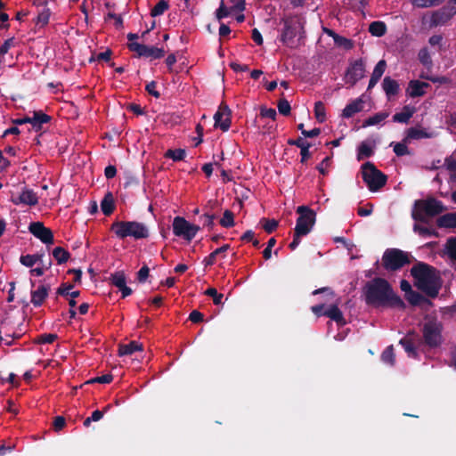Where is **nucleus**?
Masks as SVG:
<instances>
[{
  "mask_svg": "<svg viewBox=\"0 0 456 456\" xmlns=\"http://www.w3.org/2000/svg\"><path fill=\"white\" fill-rule=\"evenodd\" d=\"M362 292L364 301L368 305L374 307L389 306L400 310L406 308L403 300L394 292L390 283L384 278L375 277L367 281Z\"/></svg>",
  "mask_w": 456,
  "mask_h": 456,
  "instance_id": "f257e3e1",
  "label": "nucleus"
},
{
  "mask_svg": "<svg viewBox=\"0 0 456 456\" xmlns=\"http://www.w3.org/2000/svg\"><path fill=\"white\" fill-rule=\"evenodd\" d=\"M411 275L414 279V286L426 296L436 298L442 287L440 272L434 266L417 262L411 269Z\"/></svg>",
  "mask_w": 456,
  "mask_h": 456,
  "instance_id": "f03ea898",
  "label": "nucleus"
},
{
  "mask_svg": "<svg viewBox=\"0 0 456 456\" xmlns=\"http://www.w3.org/2000/svg\"><path fill=\"white\" fill-rule=\"evenodd\" d=\"M445 210L442 201L434 197L426 200H418L414 202L411 217L414 221L422 224L428 223V217H434Z\"/></svg>",
  "mask_w": 456,
  "mask_h": 456,
  "instance_id": "7ed1b4c3",
  "label": "nucleus"
},
{
  "mask_svg": "<svg viewBox=\"0 0 456 456\" xmlns=\"http://www.w3.org/2000/svg\"><path fill=\"white\" fill-rule=\"evenodd\" d=\"M281 21L283 22V28L281 34V41L290 48L297 46L296 37L298 36L297 41L304 37V20L299 16H288L284 17Z\"/></svg>",
  "mask_w": 456,
  "mask_h": 456,
  "instance_id": "20e7f679",
  "label": "nucleus"
},
{
  "mask_svg": "<svg viewBox=\"0 0 456 456\" xmlns=\"http://www.w3.org/2000/svg\"><path fill=\"white\" fill-rule=\"evenodd\" d=\"M110 230L121 240L126 237L141 240L150 235L147 226L136 221H116L112 223Z\"/></svg>",
  "mask_w": 456,
  "mask_h": 456,
  "instance_id": "39448f33",
  "label": "nucleus"
},
{
  "mask_svg": "<svg viewBox=\"0 0 456 456\" xmlns=\"http://www.w3.org/2000/svg\"><path fill=\"white\" fill-rule=\"evenodd\" d=\"M443 323L436 318H429L426 320L422 327L424 344L430 348L440 346L443 343Z\"/></svg>",
  "mask_w": 456,
  "mask_h": 456,
  "instance_id": "423d86ee",
  "label": "nucleus"
},
{
  "mask_svg": "<svg viewBox=\"0 0 456 456\" xmlns=\"http://www.w3.org/2000/svg\"><path fill=\"white\" fill-rule=\"evenodd\" d=\"M362 176L370 191H379L386 185L387 181V176L370 161L365 162L362 166Z\"/></svg>",
  "mask_w": 456,
  "mask_h": 456,
  "instance_id": "0eeeda50",
  "label": "nucleus"
},
{
  "mask_svg": "<svg viewBox=\"0 0 456 456\" xmlns=\"http://www.w3.org/2000/svg\"><path fill=\"white\" fill-rule=\"evenodd\" d=\"M410 264L408 254L398 248H387L382 256V265L387 271H397Z\"/></svg>",
  "mask_w": 456,
  "mask_h": 456,
  "instance_id": "6e6552de",
  "label": "nucleus"
},
{
  "mask_svg": "<svg viewBox=\"0 0 456 456\" xmlns=\"http://www.w3.org/2000/svg\"><path fill=\"white\" fill-rule=\"evenodd\" d=\"M297 213L299 216L297 219L294 230L297 231V234H308L315 224L316 213L305 205L297 207Z\"/></svg>",
  "mask_w": 456,
  "mask_h": 456,
  "instance_id": "1a4fd4ad",
  "label": "nucleus"
},
{
  "mask_svg": "<svg viewBox=\"0 0 456 456\" xmlns=\"http://www.w3.org/2000/svg\"><path fill=\"white\" fill-rule=\"evenodd\" d=\"M173 232L177 237L191 241L200 230V226L190 224L184 217L175 216L172 224Z\"/></svg>",
  "mask_w": 456,
  "mask_h": 456,
  "instance_id": "9d476101",
  "label": "nucleus"
},
{
  "mask_svg": "<svg viewBox=\"0 0 456 456\" xmlns=\"http://www.w3.org/2000/svg\"><path fill=\"white\" fill-rule=\"evenodd\" d=\"M456 14V7L450 3L431 12L429 28L446 24Z\"/></svg>",
  "mask_w": 456,
  "mask_h": 456,
  "instance_id": "9b49d317",
  "label": "nucleus"
},
{
  "mask_svg": "<svg viewBox=\"0 0 456 456\" xmlns=\"http://www.w3.org/2000/svg\"><path fill=\"white\" fill-rule=\"evenodd\" d=\"M127 48L131 52L136 53L138 57L151 58L154 60L160 59L165 55V50L156 46H148L143 44L137 42H132L127 44Z\"/></svg>",
  "mask_w": 456,
  "mask_h": 456,
  "instance_id": "f8f14e48",
  "label": "nucleus"
},
{
  "mask_svg": "<svg viewBox=\"0 0 456 456\" xmlns=\"http://www.w3.org/2000/svg\"><path fill=\"white\" fill-rule=\"evenodd\" d=\"M365 64L362 59L356 60L346 69L345 80L346 83L354 86L360 79L364 77Z\"/></svg>",
  "mask_w": 456,
  "mask_h": 456,
  "instance_id": "ddd939ff",
  "label": "nucleus"
},
{
  "mask_svg": "<svg viewBox=\"0 0 456 456\" xmlns=\"http://www.w3.org/2000/svg\"><path fill=\"white\" fill-rule=\"evenodd\" d=\"M231 110L225 103H221L217 111L214 115L215 126L220 127L224 132L229 130L231 126Z\"/></svg>",
  "mask_w": 456,
  "mask_h": 456,
  "instance_id": "4468645a",
  "label": "nucleus"
},
{
  "mask_svg": "<svg viewBox=\"0 0 456 456\" xmlns=\"http://www.w3.org/2000/svg\"><path fill=\"white\" fill-rule=\"evenodd\" d=\"M29 232L45 244L53 243V232L45 227L41 222H33L28 226Z\"/></svg>",
  "mask_w": 456,
  "mask_h": 456,
  "instance_id": "2eb2a0df",
  "label": "nucleus"
},
{
  "mask_svg": "<svg viewBox=\"0 0 456 456\" xmlns=\"http://www.w3.org/2000/svg\"><path fill=\"white\" fill-rule=\"evenodd\" d=\"M419 338L414 331H409L405 337L400 339L399 344L403 347L409 357L417 358L419 354L415 346V340Z\"/></svg>",
  "mask_w": 456,
  "mask_h": 456,
  "instance_id": "dca6fc26",
  "label": "nucleus"
},
{
  "mask_svg": "<svg viewBox=\"0 0 456 456\" xmlns=\"http://www.w3.org/2000/svg\"><path fill=\"white\" fill-rule=\"evenodd\" d=\"M11 200L14 205L24 204L28 206H35L38 202V198L33 190L25 189L20 193L19 196L12 197Z\"/></svg>",
  "mask_w": 456,
  "mask_h": 456,
  "instance_id": "f3484780",
  "label": "nucleus"
},
{
  "mask_svg": "<svg viewBox=\"0 0 456 456\" xmlns=\"http://www.w3.org/2000/svg\"><path fill=\"white\" fill-rule=\"evenodd\" d=\"M386 68H387V62L385 60H380L376 64V66L374 67V69L372 71V74L370 76V79L369 81L367 90H370L378 84V82L381 78L382 75L384 74Z\"/></svg>",
  "mask_w": 456,
  "mask_h": 456,
  "instance_id": "a211bd4d",
  "label": "nucleus"
},
{
  "mask_svg": "<svg viewBox=\"0 0 456 456\" xmlns=\"http://www.w3.org/2000/svg\"><path fill=\"white\" fill-rule=\"evenodd\" d=\"M429 87V84L419 80H411L407 89L408 94L412 97H419L425 94V88Z\"/></svg>",
  "mask_w": 456,
  "mask_h": 456,
  "instance_id": "6ab92c4d",
  "label": "nucleus"
},
{
  "mask_svg": "<svg viewBox=\"0 0 456 456\" xmlns=\"http://www.w3.org/2000/svg\"><path fill=\"white\" fill-rule=\"evenodd\" d=\"M363 100L359 97L348 103L342 112V117L345 118H352L354 114L361 112L363 109Z\"/></svg>",
  "mask_w": 456,
  "mask_h": 456,
  "instance_id": "aec40b11",
  "label": "nucleus"
},
{
  "mask_svg": "<svg viewBox=\"0 0 456 456\" xmlns=\"http://www.w3.org/2000/svg\"><path fill=\"white\" fill-rule=\"evenodd\" d=\"M323 316L329 317L338 326H344L346 323L341 310L337 305H331L327 310H325Z\"/></svg>",
  "mask_w": 456,
  "mask_h": 456,
  "instance_id": "412c9836",
  "label": "nucleus"
},
{
  "mask_svg": "<svg viewBox=\"0 0 456 456\" xmlns=\"http://www.w3.org/2000/svg\"><path fill=\"white\" fill-rule=\"evenodd\" d=\"M433 134L428 132L424 128L410 127L407 129V134L404 138V142H409L411 140H419L422 138H431Z\"/></svg>",
  "mask_w": 456,
  "mask_h": 456,
  "instance_id": "4be33fe9",
  "label": "nucleus"
},
{
  "mask_svg": "<svg viewBox=\"0 0 456 456\" xmlns=\"http://www.w3.org/2000/svg\"><path fill=\"white\" fill-rule=\"evenodd\" d=\"M382 88L388 99L399 93V84L390 77H385L382 82Z\"/></svg>",
  "mask_w": 456,
  "mask_h": 456,
  "instance_id": "5701e85b",
  "label": "nucleus"
},
{
  "mask_svg": "<svg viewBox=\"0 0 456 456\" xmlns=\"http://www.w3.org/2000/svg\"><path fill=\"white\" fill-rule=\"evenodd\" d=\"M49 288L40 285L37 289L31 291V303L35 306H40L48 295Z\"/></svg>",
  "mask_w": 456,
  "mask_h": 456,
  "instance_id": "b1692460",
  "label": "nucleus"
},
{
  "mask_svg": "<svg viewBox=\"0 0 456 456\" xmlns=\"http://www.w3.org/2000/svg\"><path fill=\"white\" fill-rule=\"evenodd\" d=\"M101 208L102 213L109 216L115 209V200L111 191H107L101 201Z\"/></svg>",
  "mask_w": 456,
  "mask_h": 456,
  "instance_id": "393cba45",
  "label": "nucleus"
},
{
  "mask_svg": "<svg viewBox=\"0 0 456 456\" xmlns=\"http://www.w3.org/2000/svg\"><path fill=\"white\" fill-rule=\"evenodd\" d=\"M142 351V344L137 341H130L128 344H121L118 346V355H131L134 352Z\"/></svg>",
  "mask_w": 456,
  "mask_h": 456,
  "instance_id": "a878e982",
  "label": "nucleus"
},
{
  "mask_svg": "<svg viewBox=\"0 0 456 456\" xmlns=\"http://www.w3.org/2000/svg\"><path fill=\"white\" fill-rule=\"evenodd\" d=\"M57 339V335L53 333H44L35 338V342L40 345V351L48 350V346L52 345Z\"/></svg>",
  "mask_w": 456,
  "mask_h": 456,
  "instance_id": "bb28decb",
  "label": "nucleus"
},
{
  "mask_svg": "<svg viewBox=\"0 0 456 456\" xmlns=\"http://www.w3.org/2000/svg\"><path fill=\"white\" fill-rule=\"evenodd\" d=\"M436 224L440 228H456V212L441 216L437 218Z\"/></svg>",
  "mask_w": 456,
  "mask_h": 456,
  "instance_id": "cd10ccee",
  "label": "nucleus"
},
{
  "mask_svg": "<svg viewBox=\"0 0 456 456\" xmlns=\"http://www.w3.org/2000/svg\"><path fill=\"white\" fill-rule=\"evenodd\" d=\"M414 109L409 106H404L401 112H397L393 116V121L397 123H408L410 118L413 116Z\"/></svg>",
  "mask_w": 456,
  "mask_h": 456,
  "instance_id": "c85d7f7f",
  "label": "nucleus"
},
{
  "mask_svg": "<svg viewBox=\"0 0 456 456\" xmlns=\"http://www.w3.org/2000/svg\"><path fill=\"white\" fill-rule=\"evenodd\" d=\"M369 32L374 37H380L386 34L387 25L383 21H372L369 25Z\"/></svg>",
  "mask_w": 456,
  "mask_h": 456,
  "instance_id": "c756f323",
  "label": "nucleus"
},
{
  "mask_svg": "<svg viewBox=\"0 0 456 456\" xmlns=\"http://www.w3.org/2000/svg\"><path fill=\"white\" fill-rule=\"evenodd\" d=\"M230 248L229 244H224L222 247L215 249L212 253H210L208 256H206L203 260V264L205 266H211L216 263V256L226 252Z\"/></svg>",
  "mask_w": 456,
  "mask_h": 456,
  "instance_id": "7c9ffc66",
  "label": "nucleus"
},
{
  "mask_svg": "<svg viewBox=\"0 0 456 456\" xmlns=\"http://www.w3.org/2000/svg\"><path fill=\"white\" fill-rule=\"evenodd\" d=\"M418 59L419 62L428 69L432 68L433 61L427 47H423L419 51Z\"/></svg>",
  "mask_w": 456,
  "mask_h": 456,
  "instance_id": "2f4dec72",
  "label": "nucleus"
},
{
  "mask_svg": "<svg viewBox=\"0 0 456 456\" xmlns=\"http://www.w3.org/2000/svg\"><path fill=\"white\" fill-rule=\"evenodd\" d=\"M407 142H404V139L400 142H391V146L394 148V152L397 157H403L405 155H410L411 151L407 147Z\"/></svg>",
  "mask_w": 456,
  "mask_h": 456,
  "instance_id": "473e14b6",
  "label": "nucleus"
},
{
  "mask_svg": "<svg viewBox=\"0 0 456 456\" xmlns=\"http://www.w3.org/2000/svg\"><path fill=\"white\" fill-rule=\"evenodd\" d=\"M406 299L412 305H419L422 303L428 301V299L422 294L413 289L411 290V292L408 295H406Z\"/></svg>",
  "mask_w": 456,
  "mask_h": 456,
  "instance_id": "72a5a7b5",
  "label": "nucleus"
},
{
  "mask_svg": "<svg viewBox=\"0 0 456 456\" xmlns=\"http://www.w3.org/2000/svg\"><path fill=\"white\" fill-rule=\"evenodd\" d=\"M110 283L119 289L126 284V277L123 272H116L110 277Z\"/></svg>",
  "mask_w": 456,
  "mask_h": 456,
  "instance_id": "f704fd0d",
  "label": "nucleus"
},
{
  "mask_svg": "<svg viewBox=\"0 0 456 456\" xmlns=\"http://www.w3.org/2000/svg\"><path fill=\"white\" fill-rule=\"evenodd\" d=\"M388 117L387 112H379L364 120L363 126H375L381 123Z\"/></svg>",
  "mask_w": 456,
  "mask_h": 456,
  "instance_id": "c9c22d12",
  "label": "nucleus"
},
{
  "mask_svg": "<svg viewBox=\"0 0 456 456\" xmlns=\"http://www.w3.org/2000/svg\"><path fill=\"white\" fill-rule=\"evenodd\" d=\"M16 45L15 37H10L6 39L0 46V63L4 62V55L9 52L12 47Z\"/></svg>",
  "mask_w": 456,
  "mask_h": 456,
  "instance_id": "e433bc0d",
  "label": "nucleus"
},
{
  "mask_svg": "<svg viewBox=\"0 0 456 456\" xmlns=\"http://www.w3.org/2000/svg\"><path fill=\"white\" fill-rule=\"evenodd\" d=\"M373 153L372 148L366 142H362L358 147L357 159L362 160L364 158H370Z\"/></svg>",
  "mask_w": 456,
  "mask_h": 456,
  "instance_id": "4c0bfd02",
  "label": "nucleus"
},
{
  "mask_svg": "<svg viewBox=\"0 0 456 456\" xmlns=\"http://www.w3.org/2000/svg\"><path fill=\"white\" fill-rule=\"evenodd\" d=\"M381 360L383 362L389 364L390 366H394L395 362V355L394 353L393 346H387L383 353L381 354Z\"/></svg>",
  "mask_w": 456,
  "mask_h": 456,
  "instance_id": "58836bf2",
  "label": "nucleus"
},
{
  "mask_svg": "<svg viewBox=\"0 0 456 456\" xmlns=\"http://www.w3.org/2000/svg\"><path fill=\"white\" fill-rule=\"evenodd\" d=\"M413 231L422 237H433L437 235V232L434 229L420 225L419 224H414Z\"/></svg>",
  "mask_w": 456,
  "mask_h": 456,
  "instance_id": "ea45409f",
  "label": "nucleus"
},
{
  "mask_svg": "<svg viewBox=\"0 0 456 456\" xmlns=\"http://www.w3.org/2000/svg\"><path fill=\"white\" fill-rule=\"evenodd\" d=\"M314 116L319 123L326 120V112L324 103L321 101L314 103Z\"/></svg>",
  "mask_w": 456,
  "mask_h": 456,
  "instance_id": "a19ab883",
  "label": "nucleus"
},
{
  "mask_svg": "<svg viewBox=\"0 0 456 456\" xmlns=\"http://www.w3.org/2000/svg\"><path fill=\"white\" fill-rule=\"evenodd\" d=\"M169 8L168 2L166 0H159L157 4L151 9V15L157 17L162 15Z\"/></svg>",
  "mask_w": 456,
  "mask_h": 456,
  "instance_id": "79ce46f5",
  "label": "nucleus"
},
{
  "mask_svg": "<svg viewBox=\"0 0 456 456\" xmlns=\"http://www.w3.org/2000/svg\"><path fill=\"white\" fill-rule=\"evenodd\" d=\"M186 156V151L183 149L167 150L165 157L173 159L174 161L183 160Z\"/></svg>",
  "mask_w": 456,
  "mask_h": 456,
  "instance_id": "37998d69",
  "label": "nucleus"
},
{
  "mask_svg": "<svg viewBox=\"0 0 456 456\" xmlns=\"http://www.w3.org/2000/svg\"><path fill=\"white\" fill-rule=\"evenodd\" d=\"M20 261L23 265L27 267H32L37 262H42V256L37 254L25 255L20 256Z\"/></svg>",
  "mask_w": 456,
  "mask_h": 456,
  "instance_id": "c03bdc74",
  "label": "nucleus"
},
{
  "mask_svg": "<svg viewBox=\"0 0 456 456\" xmlns=\"http://www.w3.org/2000/svg\"><path fill=\"white\" fill-rule=\"evenodd\" d=\"M219 223L224 228L232 227L234 225V214L232 211L226 209Z\"/></svg>",
  "mask_w": 456,
  "mask_h": 456,
  "instance_id": "a18cd8bd",
  "label": "nucleus"
},
{
  "mask_svg": "<svg viewBox=\"0 0 456 456\" xmlns=\"http://www.w3.org/2000/svg\"><path fill=\"white\" fill-rule=\"evenodd\" d=\"M334 43L336 45L342 47L345 50H351L354 45L353 40L339 35L335 37Z\"/></svg>",
  "mask_w": 456,
  "mask_h": 456,
  "instance_id": "49530a36",
  "label": "nucleus"
},
{
  "mask_svg": "<svg viewBox=\"0 0 456 456\" xmlns=\"http://www.w3.org/2000/svg\"><path fill=\"white\" fill-rule=\"evenodd\" d=\"M443 0H411L413 5L418 8H428L439 5Z\"/></svg>",
  "mask_w": 456,
  "mask_h": 456,
  "instance_id": "de8ad7c7",
  "label": "nucleus"
},
{
  "mask_svg": "<svg viewBox=\"0 0 456 456\" xmlns=\"http://www.w3.org/2000/svg\"><path fill=\"white\" fill-rule=\"evenodd\" d=\"M52 118L44 113L43 111H34L33 117H31V121H36L37 124H41L42 126L44 124L49 123L51 121Z\"/></svg>",
  "mask_w": 456,
  "mask_h": 456,
  "instance_id": "09e8293b",
  "label": "nucleus"
},
{
  "mask_svg": "<svg viewBox=\"0 0 456 456\" xmlns=\"http://www.w3.org/2000/svg\"><path fill=\"white\" fill-rule=\"evenodd\" d=\"M260 222L267 233H272L278 227V222L275 219L262 218Z\"/></svg>",
  "mask_w": 456,
  "mask_h": 456,
  "instance_id": "8fccbe9b",
  "label": "nucleus"
},
{
  "mask_svg": "<svg viewBox=\"0 0 456 456\" xmlns=\"http://www.w3.org/2000/svg\"><path fill=\"white\" fill-rule=\"evenodd\" d=\"M277 108L280 114L283 116H289L290 114L291 107L289 102L285 98H281L278 101Z\"/></svg>",
  "mask_w": 456,
  "mask_h": 456,
  "instance_id": "3c124183",
  "label": "nucleus"
},
{
  "mask_svg": "<svg viewBox=\"0 0 456 456\" xmlns=\"http://www.w3.org/2000/svg\"><path fill=\"white\" fill-rule=\"evenodd\" d=\"M205 295L211 297L213 298V302L215 305H218L222 304V299L224 297V295L221 293H218L215 288H208L205 291Z\"/></svg>",
  "mask_w": 456,
  "mask_h": 456,
  "instance_id": "603ef678",
  "label": "nucleus"
},
{
  "mask_svg": "<svg viewBox=\"0 0 456 456\" xmlns=\"http://www.w3.org/2000/svg\"><path fill=\"white\" fill-rule=\"evenodd\" d=\"M113 380V375L110 373L104 374L102 376H99L94 379H89L86 382V384H93V383H102V384H109Z\"/></svg>",
  "mask_w": 456,
  "mask_h": 456,
  "instance_id": "864d4df0",
  "label": "nucleus"
},
{
  "mask_svg": "<svg viewBox=\"0 0 456 456\" xmlns=\"http://www.w3.org/2000/svg\"><path fill=\"white\" fill-rule=\"evenodd\" d=\"M443 36L442 35H433L429 37L428 43L431 46H438V50L440 52L445 51L444 45H443Z\"/></svg>",
  "mask_w": 456,
  "mask_h": 456,
  "instance_id": "5fc2aeb1",
  "label": "nucleus"
},
{
  "mask_svg": "<svg viewBox=\"0 0 456 456\" xmlns=\"http://www.w3.org/2000/svg\"><path fill=\"white\" fill-rule=\"evenodd\" d=\"M216 217V216L215 214H210L208 211H207L200 218L203 219V225L211 230L215 225L214 220Z\"/></svg>",
  "mask_w": 456,
  "mask_h": 456,
  "instance_id": "6e6d98bb",
  "label": "nucleus"
},
{
  "mask_svg": "<svg viewBox=\"0 0 456 456\" xmlns=\"http://www.w3.org/2000/svg\"><path fill=\"white\" fill-rule=\"evenodd\" d=\"M449 256L456 260V238H450L446 243Z\"/></svg>",
  "mask_w": 456,
  "mask_h": 456,
  "instance_id": "4d7b16f0",
  "label": "nucleus"
},
{
  "mask_svg": "<svg viewBox=\"0 0 456 456\" xmlns=\"http://www.w3.org/2000/svg\"><path fill=\"white\" fill-rule=\"evenodd\" d=\"M260 116L262 118H271L272 120H275L277 117V112L273 108H266L263 106L260 109Z\"/></svg>",
  "mask_w": 456,
  "mask_h": 456,
  "instance_id": "13d9d810",
  "label": "nucleus"
},
{
  "mask_svg": "<svg viewBox=\"0 0 456 456\" xmlns=\"http://www.w3.org/2000/svg\"><path fill=\"white\" fill-rule=\"evenodd\" d=\"M331 163V157H326L322 159V161L316 167L317 170L322 175H326L328 174L327 168L330 167Z\"/></svg>",
  "mask_w": 456,
  "mask_h": 456,
  "instance_id": "bf43d9fd",
  "label": "nucleus"
},
{
  "mask_svg": "<svg viewBox=\"0 0 456 456\" xmlns=\"http://www.w3.org/2000/svg\"><path fill=\"white\" fill-rule=\"evenodd\" d=\"M149 267L146 265H142V267L137 273V281L140 283L145 282L147 278L149 277Z\"/></svg>",
  "mask_w": 456,
  "mask_h": 456,
  "instance_id": "052dcab7",
  "label": "nucleus"
},
{
  "mask_svg": "<svg viewBox=\"0 0 456 456\" xmlns=\"http://www.w3.org/2000/svg\"><path fill=\"white\" fill-rule=\"evenodd\" d=\"M156 87H157V82L151 81L150 83H148L146 85L145 90L147 91V93L149 94L152 95L153 97L159 98L160 97V93L156 90Z\"/></svg>",
  "mask_w": 456,
  "mask_h": 456,
  "instance_id": "680f3d73",
  "label": "nucleus"
},
{
  "mask_svg": "<svg viewBox=\"0 0 456 456\" xmlns=\"http://www.w3.org/2000/svg\"><path fill=\"white\" fill-rule=\"evenodd\" d=\"M229 15V11L224 5V1L221 2L219 8L216 12V17L218 20L226 18Z\"/></svg>",
  "mask_w": 456,
  "mask_h": 456,
  "instance_id": "e2e57ef3",
  "label": "nucleus"
},
{
  "mask_svg": "<svg viewBox=\"0 0 456 456\" xmlns=\"http://www.w3.org/2000/svg\"><path fill=\"white\" fill-rule=\"evenodd\" d=\"M189 320L193 323H200L203 322L204 315L200 311L193 310L189 315Z\"/></svg>",
  "mask_w": 456,
  "mask_h": 456,
  "instance_id": "0e129e2a",
  "label": "nucleus"
},
{
  "mask_svg": "<svg viewBox=\"0 0 456 456\" xmlns=\"http://www.w3.org/2000/svg\"><path fill=\"white\" fill-rule=\"evenodd\" d=\"M74 284L72 282H64L59 287V295L69 297V290L72 289Z\"/></svg>",
  "mask_w": 456,
  "mask_h": 456,
  "instance_id": "69168bd1",
  "label": "nucleus"
},
{
  "mask_svg": "<svg viewBox=\"0 0 456 456\" xmlns=\"http://www.w3.org/2000/svg\"><path fill=\"white\" fill-rule=\"evenodd\" d=\"M126 108L127 110L134 113L137 116L143 115L145 113L143 109L136 103H128Z\"/></svg>",
  "mask_w": 456,
  "mask_h": 456,
  "instance_id": "338daca9",
  "label": "nucleus"
},
{
  "mask_svg": "<svg viewBox=\"0 0 456 456\" xmlns=\"http://www.w3.org/2000/svg\"><path fill=\"white\" fill-rule=\"evenodd\" d=\"M232 4L231 10L232 11H243L245 9V0H229Z\"/></svg>",
  "mask_w": 456,
  "mask_h": 456,
  "instance_id": "774afa93",
  "label": "nucleus"
}]
</instances>
